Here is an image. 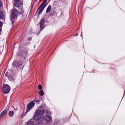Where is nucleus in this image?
Listing matches in <instances>:
<instances>
[{"mask_svg": "<svg viewBox=\"0 0 125 125\" xmlns=\"http://www.w3.org/2000/svg\"><path fill=\"white\" fill-rule=\"evenodd\" d=\"M3 17V15L2 12L0 10V19H1Z\"/></svg>", "mask_w": 125, "mask_h": 125, "instance_id": "19", "label": "nucleus"}, {"mask_svg": "<svg viewBox=\"0 0 125 125\" xmlns=\"http://www.w3.org/2000/svg\"><path fill=\"white\" fill-rule=\"evenodd\" d=\"M19 13L20 14H22L24 12V10H23L22 8L21 7L20 8V10H19Z\"/></svg>", "mask_w": 125, "mask_h": 125, "instance_id": "16", "label": "nucleus"}, {"mask_svg": "<svg viewBox=\"0 0 125 125\" xmlns=\"http://www.w3.org/2000/svg\"><path fill=\"white\" fill-rule=\"evenodd\" d=\"M51 9V7L50 5L49 6L46 10V13H47L50 11Z\"/></svg>", "mask_w": 125, "mask_h": 125, "instance_id": "13", "label": "nucleus"}, {"mask_svg": "<svg viewBox=\"0 0 125 125\" xmlns=\"http://www.w3.org/2000/svg\"><path fill=\"white\" fill-rule=\"evenodd\" d=\"M2 25V23L0 21V28L1 29V27Z\"/></svg>", "mask_w": 125, "mask_h": 125, "instance_id": "24", "label": "nucleus"}, {"mask_svg": "<svg viewBox=\"0 0 125 125\" xmlns=\"http://www.w3.org/2000/svg\"><path fill=\"white\" fill-rule=\"evenodd\" d=\"M52 15H53L54 14V12L53 11H51Z\"/></svg>", "mask_w": 125, "mask_h": 125, "instance_id": "28", "label": "nucleus"}, {"mask_svg": "<svg viewBox=\"0 0 125 125\" xmlns=\"http://www.w3.org/2000/svg\"><path fill=\"white\" fill-rule=\"evenodd\" d=\"M40 10H39V11L38 12V14L40 15V14L42 12L43 10H42L41 9H40Z\"/></svg>", "mask_w": 125, "mask_h": 125, "instance_id": "21", "label": "nucleus"}, {"mask_svg": "<svg viewBox=\"0 0 125 125\" xmlns=\"http://www.w3.org/2000/svg\"><path fill=\"white\" fill-rule=\"evenodd\" d=\"M28 40L29 41H31V37H30L28 38Z\"/></svg>", "mask_w": 125, "mask_h": 125, "instance_id": "26", "label": "nucleus"}, {"mask_svg": "<svg viewBox=\"0 0 125 125\" xmlns=\"http://www.w3.org/2000/svg\"><path fill=\"white\" fill-rule=\"evenodd\" d=\"M40 95L41 96H42L44 94V93L43 91V90H41L39 91Z\"/></svg>", "mask_w": 125, "mask_h": 125, "instance_id": "15", "label": "nucleus"}, {"mask_svg": "<svg viewBox=\"0 0 125 125\" xmlns=\"http://www.w3.org/2000/svg\"><path fill=\"white\" fill-rule=\"evenodd\" d=\"M33 5H32V6H31V10L32 9V8H33Z\"/></svg>", "mask_w": 125, "mask_h": 125, "instance_id": "30", "label": "nucleus"}, {"mask_svg": "<svg viewBox=\"0 0 125 125\" xmlns=\"http://www.w3.org/2000/svg\"><path fill=\"white\" fill-rule=\"evenodd\" d=\"M37 11L36 12V13H35V15H36V14H37Z\"/></svg>", "mask_w": 125, "mask_h": 125, "instance_id": "32", "label": "nucleus"}, {"mask_svg": "<svg viewBox=\"0 0 125 125\" xmlns=\"http://www.w3.org/2000/svg\"><path fill=\"white\" fill-rule=\"evenodd\" d=\"M8 75V72H7L6 73V74H5V75H6V76H7Z\"/></svg>", "mask_w": 125, "mask_h": 125, "instance_id": "29", "label": "nucleus"}, {"mask_svg": "<svg viewBox=\"0 0 125 125\" xmlns=\"http://www.w3.org/2000/svg\"><path fill=\"white\" fill-rule=\"evenodd\" d=\"M35 104V103H34L33 101H31L29 102L27 105L25 114L27 113L33 107Z\"/></svg>", "mask_w": 125, "mask_h": 125, "instance_id": "4", "label": "nucleus"}, {"mask_svg": "<svg viewBox=\"0 0 125 125\" xmlns=\"http://www.w3.org/2000/svg\"><path fill=\"white\" fill-rule=\"evenodd\" d=\"M9 115L11 117H12L14 115V113L13 111H10L9 112Z\"/></svg>", "mask_w": 125, "mask_h": 125, "instance_id": "12", "label": "nucleus"}, {"mask_svg": "<svg viewBox=\"0 0 125 125\" xmlns=\"http://www.w3.org/2000/svg\"><path fill=\"white\" fill-rule=\"evenodd\" d=\"M6 99H7V97H6Z\"/></svg>", "mask_w": 125, "mask_h": 125, "instance_id": "34", "label": "nucleus"}, {"mask_svg": "<svg viewBox=\"0 0 125 125\" xmlns=\"http://www.w3.org/2000/svg\"><path fill=\"white\" fill-rule=\"evenodd\" d=\"M47 3H46L45 4H43L42 3L38 8L37 11L39 10L40 9H41L43 10L47 5Z\"/></svg>", "mask_w": 125, "mask_h": 125, "instance_id": "9", "label": "nucleus"}, {"mask_svg": "<svg viewBox=\"0 0 125 125\" xmlns=\"http://www.w3.org/2000/svg\"><path fill=\"white\" fill-rule=\"evenodd\" d=\"M7 6H6V7H7Z\"/></svg>", "mask_w": 125, "mask_h": 125, "instance_id": "36", "label": "nucleus"}, {"mask_svg": "<svg viewBox=\"0 0 125 125\" xmlns=\"http://www.w3.org/2000/svg\"><path fill=\"white\" fill-rule=\"evenodd\" d=\"M7 109L8 108L6 107V109H5L0 114V119L6 114L7 112Z\"/></svg>", "mask_w": 125, "mask_h": 125, "instance_id": "8", "label": "nucleus"}, {"mask_svg": "<svg viewBox=\"0 0 125 125\" xmlns=\"http://www.w3.org/2000/svg\"><path fill=\"white\" fill-rule=\"evenodd\" d=\"M33 101L36 102V103L37 104H39L40 102V100L37 99L36 98H35V99H34L33 100Z\"/></svg>", "mask_w": 125, "mask_h": 125, "instance_id": "17", "label": "nucleus"}, {"mask_svg": "<svg viewBox=\"0 0 125 125\" xmlns=\"http://www.w3.org/2000/svg\"><path fill=\"white\" fill-rule=\"evenodd\" d=\"M10 20L13 25H14L15 21L16 20L19 14L18 11L16 9H12L10 11Z\"/></svg>", "mask_w": 125, "mask_h": 125, "instance_id": "2", "label": "nucleus"}, {"mask_svg": "<svg viewBox=\"0 0 125 125\" xmlns=\"http://www.w3.org/2000/svg\"><path fill=\"white\" fill-rule=\"evenodd\" d=\"M48 22V21L47 19L44 17L42 18L39 22L40 27L41 30V31L44 28L45 23Z\"/></svg>", "mask_w": 125, "mask_h": 125, "instance_id": "3", "label": "nucleus"}, {"mask_svg": "<svg viewBox=\"0 0 125 125\" xmlns=\"http://www.w3.org/2000/svg\"><path fill=\"white\" fill-rule=\"evenodd\" d=\"M45 113V111L43 107L41 105L36 109L33 116L34 120L38 121L37 122L39 125H42L43 123L44 120L42 117V116Z\"/></svg>", "mask_w": 125, "mask_h": 125, "instance_id": "1", "label": "nucleus"}, {"mask_svg": "<svg viewBox=\"0 0 125 125\" xmlns=\"http://www.w3.org/2000/svg\"><path fill=\"white\" fill-rule=\"evenodd\" d=\"M2 5V4L1 1L0 0V7H1Z\"/></svg>", "mask_w": 125, "mask_h": 125, "instance_id": "27", "label": "nucleus"}, {"mask_svg": "<svg viewBox=\"0 0 125 125\" xmlns=\"http://www.w3.org/2000/svg\"><path fill=\"white\" fill-rule=\"evenodd\" d=\"M18 56H19V54H18Z\"/></svg>", "mask_w": 125, "mask_h": 125, "instance_id": "38", "label": "nucleus"}, {"mask_svg": "<svg viewBox=\"0 0 125 125\" xmlns=\"http://www.w3.org/2000/svg\"><path fill=\"white\" fill-rule=\"evenodd\" d=\"M124 94L123 95V97L124 96Z\"/></svg>", "mask_w": 125, "mask_h": 125, "instance_id": "37", "label": "nucleus"}, {"mask_svg": "<svg viewBox=\"0 0 125 125\" xmlns=\"http://www.w3.org/2000/svg\"><path fill=\"white\" fill-rule=\"evenodd\" d=\"M22 64V62L21 60L18 61L17 62L15 61L12 63V65L15 67L20 66Z\"/></svg>", "mask_w": 125, "mask_h": 125, "instance_id": "5", "label": "nucleus"}, {"mask_svg": "<svg viewBox=\"0 0 125 125\" xmlns=\"http://www.w3.org/2000/svg\"><path fill=\"white\" fill-rule=\"evenodd\" d=\"M22 53L21 52H20V53L21 54H20V55L22 57H23L25 56L26 55L25 52V51L23 50L22 51Z\"/></svg>", "mask_w": 125, "mask_h": 125, "instance_id": "11", "label": "nucleus"}, {"mask_svg": "<svg viewBox=\"0 0 125 125\" xmlns=\"http://www.w3.org/2000/svg\"><path fill=\"white\" fill-rule=\"evenodd\" d=\"M38 88L39 89L41 90L42 88V85H39L38 86Z\"/></svg>", "mask_w": 125, "mask_h": 125, "instance_id": "22", "label": "nucleus"}, {"mask_svg": "<svg viewBox=\"0 0 125 125\" xmlns=\"http://www.w3.org/2000/svg\"><path fill=\"white\" fill-rule=\"evenodd\" d=\"M45 113L47 115H49L51 114V113L48 109H47L45 112Z\"/></svg>", "mask_w": 125, "mask_h": 125, "instance_id": "18", "label": "nucleus"}, {"mask_svg": "<svg viewBox=\"0 0 125 125\" xmlns=\"http://www.w3.org/2000/svg\"><path fill=\"white\" fill-rule=\"evenodd\" d=\"M38 0H35V1H37Z\"/></svg>", "mask_w": 125, "mask_h": 125, "instance_id": "35", "label": "nucleus"}, {"mask_svg": "<svg viewBox=\"0 0 125 125\" xmlns=\"http://www.w3.org/2000/svg\"><path fill=\"white\" fill-rule=\"evenodd\" d=\"M47 0H44L42 3L43 4H45L47 2Z\"/></svg>", "mask_w": 125, "mask_h": 125, "instance_id": "23", "label": "nucleus"}, {"mask_svg": "<svg viewBox=\"0 0 125 125\" xmlns=\"http://www.w3.org/2000/svg\"><path fill=\"white\" fill-rule=\"evenodd\" d=\"M16 2L14 4L15 6L17 7H20V8L21 5V2L19 1H16Z\"/></svg>", "mask_w": 125, "mask_h": 125, "instance_id": "10", "label": "nucleus"}, {"mask_svg": "<svg viewBox=\"0 0 125 125\" xmlns=\"http://www.w3.org/2000/svg\"><path fill=\"white\" fill-rule=\"evenodd\" d=\"M3 87L2 88V90L4 93L5 94L8 93V85L3 84Z\"/></svg>", "mask_w": 125, "mask_h": 125, "instance_id": "6", "label": "nucleus"}, {"mask_svg": "<svg viewBox=\"0 0 125 125\" xmlns=\"http://www.w3.org/2000/svg\"><path fill=\"white\" fill-rule=\"evenodd\" d=\"M8 79L9 80L12 81H14L13 79L12 78L11 76H9L8 77Z\"/></svg>", "mask_w": 125, "mask_h": 125, "instance_id": "20", "label": "nucleus"}, {"mask_svg": "<svg viewBox=\"0 0 125 125\" xmlns=\"http://www.w3.org/2000/svg\"><path fill=\"white\" fill-rule=\"evenodd\" d=\"M10 86L8 85V93H9L10 90Z\"/></svg>", "mask_w": 125, "mask_h": 125, "instance_id": "25", "label": "nucleus"}, {"mask_svg": "<svg viewBox=\"0 0 125 125\" xmlns=\"http://www.w3.org/2000/svg\"><path fill=\"white\" fill-rule=\"evenodd\" d=\"M27 125H34V123L32 121H30L28 122Z\"/></svg>", "mask_w": 125, "mask_h": 125, "instance_id": "14", "label": "nucleus"}, {"mask_svg": "<svg viewBox=\"0 0 125 125\" xmlns=\"http://www.w3.org/2000/svg\"><path fill=\"white\" fill-rule=\"evenodd\" d=\"M82 32H81V35L82 36Z\"/></svg>", "mask_w": 125, "mask_h": 125, "instance_id": "33", "label": "nucleus"}, {"mask_svg": "<svg viewBox=\"0 0 125 125\" xmlns=\"http://www.w3.org/2000/svg\"><path fill=\"white\" fill-rule=\"evenodd\" d=\"M44 119L47 122H49L52 120V118L51 116L46 115L43 117Z\"/></svg>", "mask_w": 125, "mask_h": 125, "instance_id": "7", "label": "nucleus"}, {"mask_svg": "<svg viewBox=\"0 0 125 125\" xmlns=\"http://www.w3.org/2000/svg\"><path fill=\"white\" fill-rule=\"evenodd\" d=\"M78 35V33H76L75 35H74L75 36H77Z\"/></svg>", "mask_w": 125, "mask_h": 125, "instance_id": "31", "label": "nucleus"}]
</instances>
